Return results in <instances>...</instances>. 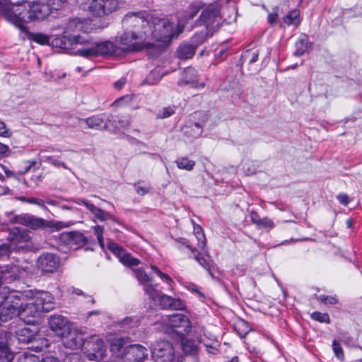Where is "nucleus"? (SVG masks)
I'll list each match as a JSON object with an SVG mask.
<instances>
[{
    "label": "nucleus",
    "mask_w": 362,
    "mask_h": 362,
    "mask_svg": "<svg viewBox=\"0 0 362 362\" xmlns=\"http://www.w3.org/2000/svg\"><path fill=\"white\" fill-rule=\"evenodd\" d=\"M199 10V8L197 6L191 5L184 16L185 20H189L193 18L197 14Z\"/></svg>",
    "instance_id": "51"
},
{
    "label": "nucleus",
    "mask_w": 362,
    "mask_h": 362,
    "mask_svg": "<svg viewBox=\"0 0 362 362\" xmlns=\"http://www.w3.org/2000/svg\"><path fill=\"white\" fill-rule=\"evenodd\" d=\"M35 337V332L28 327H23L16 332V338L19 342L28 344L32 341Z\"/></svg>",
    "instance_id": "28"
},
{
    "label": "nucleus",
    "mask_w": 362,
    "mask_h": 362,
    "mask_svg": "<svg viewBox=\"0 0 362 362\" xmlns=\"http://www.w3.org/2000/svg\"><path fill=\"white\" fill-rule=\"evenodd\" d=\"M68 238L71 240L74 241L78 245H82L86 243V238L85 236L78 232H72L67 234Z\"/></svg>",
    "instance_id": "46"
},
{
    "label": "nucleus",
    "mask_w": 362,
    "mask_h": 362,
    "mask_svg": "<svg viewBox=\"0 0 362 362\" xmlns=\"http://www.w3.org/2000/svg\"><path fill=\"white\" fill-rule=\"evenodd\" d=\"M157 285H148L145 286V293L153 301L158 299L160 306L163 309L180 310L183 308V304L179 299H175L172 297L161 294L157 289Z\"/></svg>",
    "instance_id": "6"
},
{
    "label": "nucleus",
    "mask_w": 362,
    "mask_h": 362,
    "mask_svg": "<svg viewBox=\"0 0 362 362\" xmlns=\"http://www.w3.org/2000/svg\"><path fill=\"white\" fill-rule=\"evenodd\" d=\"M23 294L24 295V298L21 301V305L18 309V316L25 323L33 324L35 321L37 317L40 315V312L33 300L31 298L28 302H25L28 296L26 293Z\"/></svg>",
    "instance_id": "11"
},
{
    "label": "nucleus",
    "mask_w": 362,
    "mask_h": 362,
    "mask_svg": "<svg viewBox=\"0 0 362 362\" xmlns=\"http://www.w3.org/2000/svg\"><path fill=\"white\" fill-rule=\"evenodd\" d=\"M54 45L63 49H76V54L84 57L111 55L116 50V47L112 42H95L88 35L57 39L54 41Z\"/></svg>",
    "instance_id": "2"
},
{
    "label": "nucleus",
    "mask_w": 362,
    "mask_h": 362,
    "mask_svg": "<svg viewBox=\"0 0 362 362\" xmlns=\"http://www.w3.org/2000/svg\"><path fill=\"white\" fill-rule=\"evenodd\" d=\"M332 348L335 356L340 360L344 359V351L339 342L334 340L332 342Z\"/></svg>",
    "instance_id": "50"
},
{
    "label": "nucleus",
    "mask_w": 362,
    "mask_h": 362,
    "mask_svg": "<svg viewBox=\"0 0 362 362\" xmlns=\"http://www.w3.org/2000/svg\"><path fill=\"white\" fill-rule=\"evenodd\" d=\"M78 204H83L94 216V217L100 221H105L109 219H113V217L108 212L103 211L97 206H95L93 204L84 200L80 199L77 202Z\"/></svg>",
    "instance_id": "24"
},
{
    "label": "nucleus",
    "mask_w": 362,
    "mask_h": 362,
    "mask_svg": "<svg viewBox=\"0 0 362 362\" xmlns=\"http://www.w3.org/2000/svg\"><path fill=\"white\" fill-rule=\"evenodd\" d=\"M296 51L294 54L296 56L300 57L302 56L305 52L308 50V42L305 36H303L302 38L299 39L298 41L296 43Z\"/></svg>",
    "instance_id": "40"
},
{
    "label": "nucleus",
    "mask_w": 362,
    "mask_h": 362,
    "mask_svg": "<svg viewBox=\"0 0 362 362\" xmlns=\"http://www.w3.org/2000/svg\"><path fill=\"white\" fill-rule=\"evenodd\" d=\"M40 313L49 312L54 308V297L48 292L37 291L32 297Z\"/></svg>",
    "instance_id": "20"
},
{
    "label": "nucleus",
    "mask_w": 362,
    "mask_h": 362,
    "mask_svg": "<svg viewBox=\"0 0 362 362\" xmlns=\"http://www.w3.org/2000/svg\"><path fill=\"white\" fill-rule=\"evenodd\" d=\"M197 81V71L194 69L189 67L185 69L182 74L180 84H194Z\"/></svg>",
    "instance_id": "29"
},
{
    "label": "nucleus",
    "mask_w": 362,
    "mask_h": 362,
    "mask_svg": "<svg viewBox=\"0 0 362 362\" xmlns=\"http://www.w3.org/2000/svg\"><path fill=\"white\" fill-rule=\"evenodd\" d=\"M11 245L2 244L0 245V259H6L10 256L11 252Z\"/></svg>",
    "instance_id": "48"
},
{
    "label": "nucleus",
    "mask_w": 362,
    "mask_h": 362,
    "mask_svg": "<svg viewBox=\"0 0 362 362\" xmlns=\"http://www.w3.org/2000/svg\"><path fill=\"white\" fill-rule=\"evenodd\" d=\"M107 248L115 254L119 259V261L125 266L132 267L137 266L140 263L138 259L132 257L116 243L110 242Z\"/></svg>",
    "instance_id": "18"
},
{
    "label": "nucleus",
    "mask_w": 362,
    "mask_h": 362,
    "mask_svg": "<svg viewBox=\"0 0 362 362\" xmlns=\"http://www.w3.org/2000/svg\"><path fill=\"white\" fill-rule=\"evenodd\" d=\"M213 32L209 30H201L199 33H196L192 38L193 45L197 47L200 44L203 43L209 36H211Z\"/></svg>",
    "instance_id": "34"
},
{
    "label": "nucleus",
    "mask_w": 362,
    "mask_h": 362,
    "mask_svg": "<svg viewBox=\"0 0 362 362\" xmlns=\"http://www.w3.org/2000/svg\"><path fill=\"white\" fill-rule=\"evenodd\" d=\"M46 161L50 163L52 165H53L54 166H57V167L62 166L64 168L67 169V166L64 163L58 160L57 158H55L52 156L46 157Z\"/></svg>",
    "instance_id": "57"
},
{
    "label": "nucleus",
    "mask_w": 362,
    "mask_h": 362,
    "mask_svg": "<svg viewBox=\"0 0 362 362\" xmlns=\"http://www.w3.org/2000/svg\"><path fill=\"white\" fill-rule=\"evenodd\" d=\"M285 23L288 25H298L300 23V11L294 9L291 11L284 19Z\"/></svg>",
    "instance_id": "35"
},
{
    "label": "nucleus",
    "mask_w": 362,
    "mask_h": 362,
    "mask_svg": "<svg viewBox=\"0 0 362 362\" xmlns=\"http://www.w3.org/2000/svg\"><path fill=\"white\" fill-rule=\"evenodd\" d=\"M65 1L66 0H48L47 4L50 5L52 11L58 10L63 6Z\"/></svg>",
    "instance_id": "56"
},
{
    "label": "nucleus",
    "mask_w": 362,
    "mask_h": 362,
    "mask_svg": "<svg viewBox=\"0 0 362 362\" xmlns=\"http://www.w3.org/2000/svg\"><path fill=\"white\" fill-rule=\"evenodd\" d=\"M196 47L193 45L182 44L177 50L178 58L187 59L192 58L195 53Z\"/></svg>",
    "instance_id": "27"
},
{
    "label": "nucleus",
    "mask_w": 362,
    "mask_h": 362,
    "mask_svg": "<svg viewBox=\"0 0 362 362\" xmlns=\"http://www.w3.org/2000/svg\"><path fill=\"white\" fill-rule=\"evenodd\" d=\"M64 362H82V361L78 354H70L65 357Z\"/></svg>",
    "instance_id": "59"
},
{
    "label": "nucleus",
    "mask_w": 362,
    "mask_h": 362,
    "mask_svg": "<svg viewBox=\"0 0 362 362\" xmlns=\"http://www.w3.org/2000/svg\"><path fill=\"white\" fill-rule=\"evenodd\" d=\"M52 11L50 5L47 3L40 1H31V14L29 16V20L43 21L52 13Z\"/></svg>",
    "instance_id": "19"
},
{
    "label": "nucleus",
    "mask_w": 362,
    "mask_h": 362,
    "mask_svg": "<svg viewBox=\"0 0 362 362\" xmlns=\"http://www.w3.org/2000/svg\"><path fill=\"white\" fill-rule=\"evenodd\" d=\"M151 269L163 281L167 282L169 284L173 282L171 278L168 274L160 271L156 266L152 265Z\"/></svg>",
    "instance_id": "53"
},
{
    "label": "nucleus",
    "mask_w": 362,
    "mask_h": 362,
    "mask_svg": "<svg viewBox=\"0 0 362 362\" xmlns=\"http://www.w3.org/2000/svg\"><path fill=\"white\" fill-rule=\"evenodd\" d=\"M13 359V354L10 351L7 344L3 341L0 342V362H11Z\"/></svg>",
    "instance_id": "32"
},
{
    "label": "nucleus",
    "mask_w": 362,
    "mask_h": 362,
    "mask_svg": "<svg viewBox=\"0 0 362 362\" xmlns=\"http://www.w3.org/2000/svg\"><path fill=\"white\" fill-rule=\"evenodd\" d=\"M87 8L95 16H103L118 8L117 0H87Z\"/></svg>",
    "instance_id": "8"
},
{
    "label": "nucleus",
    "mask_w": 362,
    "mask_h": 362,
    "mask_svg": "<svg viewBox=\"0 0 362 362\" xmlns=\"http://www.w3.org/2000/svg\"><path fill=\"white\" fill-rule=\"evenodd\" d=\"M192 223H194V221H192ZM194 233L197 239V241H198V247L201 249V250H203L205 246H206V238H205V235H204V233L203 232V229L202 228V227L199 225H195L194 223Z\"/></svg>",
    "instance_id": "36"
},
{
    "label": "nucleus",
    "mask_w": 362,
    "mask_h": 362,
    "mask_svg": "<svg viewBox=\"0 0 362 362\" xmlns=\"http://www.w3.org/2000/svg\"><path fill=\"white\" fill-rule=\"evenodd\" d=\"M36 161H30V160H28V161H26L25 162V166H24V168L23 170L21 171V174H24V173H26L28 172H29L30 170H31V169L35 167V165H36Z\"/></svg>",
    "instance_id": "61"
},
{
    "label": "nucleus",
    "mask_w": 362,
    "mask_h": 362,
    "mask_svg": "<svg viewBox=\"0 0 362 362\" xmlns=\"http://www.w3.org/2000/svg\"><path fill=\"white\" fill-rule=\"evenodd\" d=\"M148 23V26L145 28L148 35V40L153 39L158 42H168L171 39L177 36L183 30L184 25L179 22L175 25L174 22L168 18H160L153 16H144Z\"/></svg>",
    "instance_id": "3"
},
{
    "label": "nucleus",
    "mask_w": 362,
    "mask_h": 362,
    "mask_svg": "<svg viewBox=\"0 0 362 362\" xmlns=\"http://www.w3.org/2000/svg\"><path fill=\"white\" fill-rule=\"evenodd\" d=\"M126 341L122 337H115L110 341V351L117 357H121L124 354Z\"/></svg>",
    "instance_id": "26"
},
{
    "label": "nucleus",
    "mask_w": 362,
    "mask_h": 362,
    "mask_svg": "<svg viewBox=\"0 0 362 362\" xmlns=\"http://www.w3.org/2000/svg\"><path fill=\"white\" fill-rule=\"evenodd\" d=\"M135 276L138 281L141 284H144V289L146 286L152 285L151 284H148L151 281V279L144 270L141 269H138L137 270H135Z\"/></svg>",
    "instance_id": "43"
},
{
    "label": "nucleus",
    "mask_w": 362,
    "mask_h": 362,
    "mask_svg": "<svg viewBox=\"0 0 362 362\" xmlns=\"http://www.w3.org/2000/svg\"><path fill=\"white\" fill-rule=\"evenodd\" d=\"M0 136L9 138L11 136V131L6 127L4 122L0 121Z\"/></svg>",
    "instance_id": "55"
},
{
    "label": "nucleus",
    "mask_w": 362,
    "mask_h": 362,
    "mask_svg": "<svg viewBox=\"0 0 362 362\" xmlns=\"http://www.w3.org/2000/svg\"><path fill=\"white\" fill-rule=\"evenodd\" d=\"M24 298V295L21 296H11L8 298L7 303L0 308V324L6 322L18 316V309L21 305V300Z\"/></svg>",
    "instance_id": "13"
},
{
    "label": "nucleus",
    "mask_w": 362,
    "mask_h": 362,
    "mask_svg": "<svg viewBox=\"0 0 362 362\" xmlns=\"http://www.w3.org/2000/svg\"><path fill=\"white\" fill-rule=\"evenodd\" d=\"M151 354L156 362H172L174 350L172 344L165 340L156 341L151 347Z\"/></svg>",
    "instance_id": "9"
},
{
    "label": "nucleus",
    "mask_w": 362,
    "mask_h": 362,
    "mask_svg": "<svg viewBox=\"0 0 362 362\" xmlns=\"http://www.w3.org/2000/svg\"><path fill=\"white\" fill-rule=\"evenodd\" d=\"M258 56L259 51L257 49H247L242 54L241 60L243 63L252 64L257 60Z\"/></svg>",
    "instance_id": "33"
},
{
    "label": "nucleus",
    "mask_w": 362,
    "mask_h": 362,
    "mask_svg": "<svg viewBox=\"0 0 362 362\" xmlns=\"http://www.w3.org/2000/svg\"><path fill=\"white\" fill-rule=\"evenodd\" d=\"M175 113L174 110L172 107H163L158 113V117L160 118H166Z\"/></svg>",
    "instance_id": "54"
},
{
    "label": "nucleus",
    "mask_w": 362,
    "mask_h": 362,
    "mask_svg": "<svg viewBox=\"0 0 362 362\" xmlns=\"http://www.w3.org/2000/svg\"><path fill=\"white\" fill-rule=\"evenodd\" d=\"M49 328L60 337L67 333L71 328V325L67 319L64 316L58 315H54L49 317Z\"/></svg>",
    "instance_id": "22"
},
{
    "label": "nucleus",
    "mask_w": 362,
    "mask_h": 362,
    "mask_svg": "<svg viewBox=\"0 0 362 362\" xmlns=\"http://www.w3.org/2000/svg\"><path fill=\"white\" fill-rule=\"evenodd\" d=\"M18 362H40L39 358L34 354L24 352L18 358Z\"/></svg>",
    "instance_id": "47"
},
{
    "label": "nucleus",
    "mask_w": 362,
    "mask_h": 362,
    "mask_svg": "<svg viewBox=\"0 0 362 362\" xmlns=\"http://www.w3.org/2000/svg\"><path fill=\"white\" fill-rule=\"evenodd\" d=\"M147 349L141 344H132L125 347L122 360L124 362H144L148 357Z\"/></svg>",
    "instance_id": "15"
},
{
    "label": "nucleus",
    "mask_w": 362,
    "mask_h": 362,
    "mask_svg": "<svg viewBox=\"0 0 362 362\" xmlns=\"http://www.w3.org/2000/svg\"><path fill=\"white\" fill-rule=\"evenodd\" d=\"M201 342L204 344L209 353L213 354H216L219 344L214 335H211L210 341H206L204 339H202Z\"/></svg>",
    "instance_id": "39"
},
{
    "label": "nucleus",
    "mask_w": 362,
    "mask_h": 362,
    "mask_svg": "<svg viewBox=\"0 0 362 362\" xmlns=\"http://www.w3.org/2000/svg\"><path fill=\"white\" fill-rule=\"evenodd\" d=\"M117 128H125L129 125V119L127 117H122L117 120Z\"/></svg>",
    "instance_id": "62"
},
{
    "label": "nucleus",
    "mask_w": 362,
    "mask_h": 362,
    "mask_svg": "<svg viewBox=\"0 0 362 362\" xmlns=\"http://www.w3.org/2000/svg\"><path fill=\"white\" fill-rule=\"evenodd\" d=\"M93 230H94V233L97 236V239H98L100 246L102 248H104L105 245H104L103 236V231H104L103 227L100 226H95L93 227Z\"/></svg>",
    "instance_id": "49"
},
{
    "label": "nucleus",
    "mask_w": 362,
    "mask_h": 362,
    "mask_svg": "<svg viewBox=\"0 0 362 362\" xmlns=\"http://www.w3.org/2000/svg\"><path fill=\"white\" fill-rule=\"evenodd\" d=\"M22 294L23 293L21 292L11 291L7 286L0 288V308L7 303L8 298L11 296H18L21 297Z\"/></svg>",
    "instance_id": "31"
},
{
    "label": "nucleus",
    "mask_w": 362,
    "mask_h": 362,
    "mask_svg": "<svg viewBox=\"0 0 362 362\" xmlns=\"http://www.w3.org/2000/svg\"><path fill=\"white\" fill-rule=\"evenodd\" d=\"M83 351L90 361H99L106 356L107 349L103 339L94 335L87 339Z\"/></svg>",
    "instance_id": "5"
},
{
    "label": "nucleus",
    "mask_w": 362,
    "mask_h": 362,
    "mask_svg": "<svg viewBox=\"0 0 362 362\" xmlns=\"http://www.w3.org/2000/svg\"><path fill=\"white\" fill-rule=\"evenodd\" d=\"M163 75L164 73L162 71L161 69L156 68L151 71V73L147 76L146 81L148 84L150 85L155 84L160 80Z\"/></svg>",
    "instance_id": "37"
},
{
    "label": "nucleus",
    "mask_w": 362,
    "mask_h": 362,
    "mask_svg": "<svg viewBox=\"0 0 362 362\" xmlns=\"http://www.w3.org/2000/svg\"><path fill=\"white\" fill-rule=\"evenodd\" d=\"M8 240L11 245L17 250L30 247L32 245L30 232L18 227L11 229Z\"/></svg>",
    "instance_id": "12"
},
{
    "label": "nucleus",
    "mask_w": 362,
    "mask_h": 362,
    "mask_svg": "<svg viewBox=\"0 0 362 362\" xmlns=\"http://www.w3.org/2000/svg\"><path fill=\"white\" fill-rule=\"evenodd\" d=\"M59 265V259L54 254H42L37 259V267L44 272L52 273L57 270Z\"/></svg>",
    "instance_id": "21"
},
{
    "label": "nucleus",
    "mask_w": 362,
    "mask_h": 362,
    "mask_svg": "<svg viewBox=\"0 0 362 362\" xmlns=\"http://www.w3.org/2000/svg\"><path fill=\"white\" fill-rule=\"evenodd\" d=\"M10 148L8 145L0 143V158H3L8 155Z\"/></svg>",
    "instance_id": "64"
},
{
    "label": "nucleus",
    "mask_w": 362,
    "mask_h": 362,
    "mask_svg": "<svg viewBox=\"0 0 362 362\" xmlns=\"http://www.w3.org/2000/svg\"><path fill=\"white\" fill-rule=\"evenodd\" d=\"M317 298L325 303V304L334 305L338 303V300L336 296H329L325 295H320L317 297Z\"/></svg>",
    "instance_id": "52"
},
{
    "label": "nucleus",
    "mask_w": 362,
    "mask_h": 362,
    "mask_svg": "<svg viewBox=\"0 0 362 362\" xmlns=\"http://www.w3.org/2000/svg\"><path fill=\"white\" fill-rule=\"evenodd\" d=\"M222 17L218 6L208 5L205 7L199 17V21L205 25L206 30L214 32L221 25Z\"/></svg>",
    "instance_id": "7"
},
{
    "label": "nucleus",
    "mask_w": 362,
    "mask_h": 362,
    "mask_svg": "<svg viewBox=\"0 0 362 362\" xmlns=\"http://www.w3.org/2000/svg\"><path fill=\"white\" fill-rule=\"evenodd\" d=\"M51 226H46V228H54L56 230H61L64 228H69L74 224L72 221L63 222V221H48Z\"/></svg>",
    "instance_id": "45"
},
{
    "label": "nucleus",
    "mask_w": 362,
    "mask_h": 362,
    "mask_svg": "<svg viewBox=\"0 0 362 362\" xmlns=\"http://www.w3.org/2000/svg\"><path fill=\"white\" fill-rule=\"evenodd\" d=\"M257 226H261V227H265V228H273L274 223L269 218H261L259 220V222Z\"/></svg>",
    "instance_id": "60"
},
{
    "label": "nucleus",
    "mask_w": 362,
    "mask_h": 362,
    "mask_svg": "<svg viewBox=\"0 0 362 362\" xmlns=\"http://www.w3.org/2000/svg\"><path fill=\"white\" fill-rule=\"evenodd\" d=\"M29 39L36 42L37 43L45 45L49 43L50 38L49 36L42 33H29Z\"/></svg>",
    "instance_id": "41"
},
{
    "label": "nucleus",
    "mask_w": 362,
    "mask_h": 362,
    "mask_svg": "<svg viewBox=\"0 0 362 362\" xmlns=\"http://www.w3.org/2000/svg\"><path fill=\"white\" fill-rule=\"evenodd\" d=\"M31 1L23 0L12 4L10 8L5 11L6 19L21 30H25V22H31L29 16L31 14Z\"/></svg>",
    "instance_id": "4"
},
{
    "label": "nucleus",
    "mask_w": 362,
    "mask_h": 362,
    "mask_svg": "<svg viewBox=\"0 0 362 362\" xmlns=\"http://www.w3.org/2000/svg\"><path fill=\"white\" fill-rule=\"evenodd\" d=\"M61 338L63 344L66 348L73 350H83L86 341L87 340L83 332L76 329L72 330L71 328Z\"/></svg>",
    "instance_id": "14"
},
{
    "label": "nucleus",
    "mask_w": 362,
    "mask_h": 362,
    "mask_svg": "<svg viewBox=\"0 0 362 362\" xmlns=\"http://www.w3.org/2000/svg\"><path fill=\"white\" fill-rule=\"evenodd\" d=\"M185 245V247L189 248L192 252L195 253L194 257V259L197 261V262L205 269L209 272V273L211 274L210 272V267L211 265V257L208 255H206L205 256H200V254L199 252H197V250L194 247H192V246L189 245L187 243L184 242L182 244L178 245V248L180 250L183 249V246Z\"/></svg>",
    "instance_id": "25"
},
{
    "label": "nucleus",
    "mask_w": 362,
    "mask_h": 362,
    "mask_svg": "<svg viewBox=\"0 0 362 362\" xmlns=\"http://www.w3.org/2000/svg\"><path fill=\"white\" fill-rule=\"evenodd\" d=\"M311 318L320 322L329 324L330 322L329 316L327 313L320 312H314L311 314Z\"/></svg>",
    "instance_id": "44"
},
{
    "label": "nucleus",
    "mask_w": 362,
    "mask_h": 362,
    "mask_svg": "<svg viewBox=\"0 0 362 362\" xmlns=\"http://www.w3.org/2000/svg\"><path fill=\"white\" fill-rule=\"evenodd\" d=\"M13 222L25 226L33 230L44 229L46 228V226H51L47 220L29 214L14 216Z\"/></svg>",
    "instance_id": "16"
},
{
    "label": "nucleus",
    "mask_w": 362,
    "mask_h": 362,
    "mask_svg": "<svg viewBox=\"0 0 362 362\" xmlns=\"http://www.w3.org/2000/svg\"><path fill=\"white\" fill-rule=\"evenodd\" d=\"M127 30L120 37V42L127 52H139L151 45L148 35L144 30L148 23L144 13H128L123 19Z\"/></svg>",
    "instance_id": "1"
},
{
    "label": "nucleus",
    "mask_w": 362,
    "mask_h": 362,
    "mask_svg": "<svg viewBox=\"0 0 362 362\" xmlns=\"http://www.w3.org/2000/svg\"><path fill=\"white\" fill-rule=\"evenodd\" d=\"M89 128L100 129L103 127H106L105 119L103 115H95L87 119H83Z\"/></svg>",
    "instance_id": "30"
},
{
    "label": "nucleus",
    "mask_w": 362,
    "mask_h": 362,
    "mask_svg": "<svg viewBox=\"0 0 362 362\" xmlns=\"http://www.w3.org/2000/svg\"><path fill=\"white\" fill-rule=\"evenodd\" d=\"M163 323L170 327L181 337L188 334L191 329L190 322L188 317L180 313L166 316L163 319Z\"/></svg>",
    "instance_id": "10"
},
{
    "label": "nucleus",
    "mask_w": 362,
    "mask_h": 362,
    "mask_svg": "<svg viewBox=\"0 0 362 362\" xmlns=\"http://www.w3.org/2000/svg\"><path fill=\"white\" fill-rule=\"evenodd\" d=\"M185 134L188 136L197 138L202 134V127L198 123H194L185 129Z\"/></svg>",
    "instance_id": "42"
},
{
    "label": "nucleus",
    "mask_w": 362,
    "mask_h": 362,
    "mask_svg": "<svg viewBox=\"0 0 362 362\" xmlns=\"http://www.w3.org/2000/svg\"><path fill=\"white\" fill-rule=\"evenodd\" d=\"M176 164L180 169L191 171L195 165V161L189 160L186 157H182L176 160Z\"/></svg>",
    "instance_id": "38"
},
{
    "label": "nucleus",
    "mask_w": 362,
    "mask_h": 362,
    "mask_svg": "<svg viewBox=\"0 0 362 362\" xmlns=\"http://www.w3.org/2000/svg\"><path fill=\"white\" fill-rule=\"evenodd\" d=\"M88 28L86 23L83 21L81 20L80 18L71 19L67 22L66 27L64 28V35L62 37H56V38L53 39L52 44L53 46H54V41L57 39L71 38V37H74V36L81 35L80 34H76V33H79V32H82L83 33H84L87 31ZM83 35H86L83 34ZM55 47H57V46L55 45Z\"/></svg>",
    "instance_id": "17"
},
{
    "label": "nucleus",
    "mask_w": 362,
    "mask_h": 362,
    "mask_svg": "<svg viewBox=\"0 0 362 362\" xmlns=\"http://www.w3.org/2000/svg\"><path fill=\"white\" fill-rule=\"evenodd\" d=\"M22 274L21 268L14 264L5 265L0 267V279L4 284H10L18 279Z\"/></svg>",
    "instance_id": "23"
},
{
    "label": "nucleus",
    "mask_w": 362,
    "mask_h": 362,
    "mask_svg": "<svg viewBox=\"0 0 362 362\" xmlns=\"http://www.w3.org/2000/svg\"><path fill=\"white\" fill-rule=\"evenodd\" d=\"M27 202L29 204L37 205L42 209H46V206L45 205V200L43 199L30 197L27 199Z\"/></svg>",
    "instance_id": "58"
},
{
    "label": "nucleus",
    "mask_w": 362,
    "mask_h": 362,
    "mask_svg": "<svg viewBox=\"0 0 362 362\" xmlns=\"http://www.w3.org/2000/svg\"><path fill=\"white\" fill-rule=\"evenodd\" d=\"M12 4L10 0H0V8L3 11L4 16H5V11L7 8H10Z\"/></svg>",
    "instance_id": "63"
}]
</instances>
